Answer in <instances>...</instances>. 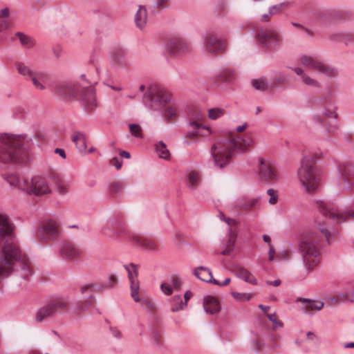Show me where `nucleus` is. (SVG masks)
I'll list each match as a JSON object with an SVG mask.
<instances>
[{
	"mask_svg": "<svg viewBox=\"0 0 354 354\" xmlns=\"http://www.w3.org/2000/svg\"><path fill=\"white\" fill-rule=\"evenodd\" d=\"M250 143V138L243 139L240 137L216 141L211 147L214 166L220 169L225 167L236 153L245 151Z\"/></svg>",
	"mask_w": 354,
	"mask_h": 354,
	"instance_id": "nucleus-4",
	"label": "nucleus"
},
{
	"mask_svg": "<svg viewBox=\"0 0 354 354\" xmlns=\"http://www.w3.org/2000/svg\"><path fill=\"white\" fill-rule=\"evenodd\" d=\"M29 79L31 80L36 88L39 90L45 89L46 87L44 85V83L46 80V75L45 73L36 71V72Z\"/></svg>",
	"mask_w": 354,
	"mask_h": 354,
	"instance_id": "nucleus-29",
	"label": "nucleus"
},
{
	"mask_svg": "<svg viewBox=\"0 0 354 354\" xmlns=\"http://www.w3.org/2000/svg\"><path fill=\"white\" fill-rule=\"evenodd\" d=\"M18 272H19L20 277L24 280H27L32 274L30 267L27 263L22 264Z\"/></svg>",
	"mask_w": 354,
	"mask_h": 354,
	"instance_id": "nucleus-45",
	"label": "nucleus"
},
{
	"mask_svg": "<svg viewBox=\"0 0 354 354\" xmlns=\"http://www.w3.org/2000/svg\"><path fill=\"white\" fill-rule=\"evenodd\" d=\"M302 82L307 86L319 88L320 87V83L315 79L311 77L308 74H306L302 79Z\"/></svg>",
	"mask_w": 354,
	"mask_h": 354,
	"instance_id": "nucleus-44",
	"label": "nucleus"
},
{
	"mask_svg": "<svg viewBox=\"0 0 354 354\" xmlns=\"http://www.w3.org/2000/svg\"><path fill=\"white\" fill-rule=\"evenodd\" d=\"M232 295L234 299L240 301H248L250 299V295L245 292H232Z\"/></svg>",
	"mask_w": 354,
	"mask_h": 354,
	"instance_id": "nucleus-48",
	"label": "nucleus"
},
{
	"mask_svg": "<svg viewBox=\"0 0 354 354\" xmlns=\"http://www.w3.org/2000/svg\"><path fill=\"white\" fill-rule=\"evenodd\" d=\"M339 174L344 180V189L350 190L354 187V165L351 163L341 165L339 167Z\"/></svg>",
	"mask_w": 354,
	"mask_h": 354,
	"instance_id": "nucleus-21",
	"label": "nucleus"
},
{
	"mask_svg": "<svg viewBox=\"0 0 354 354\" xmlns=\"http://www.w3.org/2000/svg\"><path fill=\"white\" fill-rule=\"evenodd\" d=\"M297 301L302 304L301 310L305 314L312 315L311 312L314 310H320L324 305V302L321 299H310L308 298L298 297Z\"/></svg>",
	"mask_w": 354,
	"mask_h": 354,
	"instance_id": "nucleus-22",
	"label": "nucleus"
},
{
	"mask_svg": "<svg viewBox=\"0 0 354 354\" xmlns=\"http://www.w3.org/2000/svg\"><path fill=\"white\" fill-rule=\"evenodd\" d=\"M268 318L274 324L275 328H280L283 326V323L280 320L277 319L275 314L268 315Z\"/></svg>",
	"mask_w": 354,
	"mask_h": 354,
	"instance_id": "nucleus-52",
	"label": "nucleus"
},
{
	"mask_svg": "<svg viewBox=\"0 0 354 354\" xmlns=\"http://www.w3.org/2000/svg\"><path fill=\"white\" fill-rule=\"evenodd\" d=\"M134 21L137 28L142 30L147 23V10L145 6H140L135 14Z\"/></svg>",
	"mask_w": 354,
	"mask_h": 354,
	"instance_id": "nucleus-25",
	"label": "nucleus"
},
{
	"mask_svg": "<svg viewBox=\"0 0 354 354\" xmlns=\"http://www.w3.org/2000/svg\"><path fill=\"white\" fill-rule=\"evenodd\" d=\"M225 110L221 108H212L208 110L207 114L210 120H216L224 115Z\"/></svg>",
	"mask_w": 354,
	"mask_h": 354,
	"instance_id": "nucleus-42",
	"label": "nucleus"
},
{
	"mask_svg": "<svg viewBox=\"0 0 354 354\" xmlns=\"http://www.w3.org/2000/svg\"><path fill=\"white\" fill-rule=\"evenodd\" d=\"M156 151L160 158L169 160L170 158V152L167 149V146L162 141H159L155 145Z\"/></svg>",
	"mask_w": 354,
	"mask_h": 354,
	"instance_id": "nucleus-35",
	"label": "nucleus"
},
{
	"mask_svg": "<svg viewBox=\"0 0 354 354\" xmlns=\"http://www.w3.org/2000/svg\"><path fill=\"white\" fill-rule=\"evenodd\" d=\"M292 69L297 75L301 77V80L303 79V77L306 74L301 67H295Z\"/></svg>",
	"mask_w": 354,
	"mask_h": 354,
	"instance_id": "nucleus-64",
	"label": "nucleus"
},
{
	"mask_svg": "<svg viewBox=\"0 0 354 354\" xmlns=\"http://www.w3.org/2000/svg\"><path fill=\"white\" fill-rule=\"evenodd\" d=\"M259 204L258 198H250L248 201H239L236 206L237 207L244 209V210H249L252 207H257Z\"/></svg>",
	"mask_w": 354,
	"mask_h": 354,
	"instance_id": "nucleus-40",
	"label": "nucleus"
},
{
	"mask_svg": "<svg viewBox=\"0 0 354 354\" xmlns=\"http://www.w3.org/2000/svg\"><path fill=\"white\" fill-rule=\"evenodd\" d=\"M340 299L342 301L354 302V292L350 289H345L337 292V297L333 298V301Z\"/></svg>",
	"mask_w": 354,
	"mask_h": 354,
	"instance_id": "nucleus-36",
	"label": "nucleus"
},
{
	"mask_svg": "<svg viewBox=\"0 0 354 354\" xmlns=\"http://www.w3.org/2000/svg\"><path fill=\"white\" fill-rule=\"evenodd\" d=\"M316 204L319 212L335 225H341L348 219L354 218V211L352 209H340L330 202L322 200L316 201Z\"/></svg>",
	"mask_w": 354,
	"mask_h": 354,
	"instance_id": "nucleus-10",
	"label": "nucleus"
},
{
	"mask_svg": "<svg viewBox=\"0 0 354 354\" xmlns=\"http://www.w3.org/2000/svg\"><path fill=\"white\" fill-rule=\"evenodd\" d=\"M60 230L59 224L53 220H48L44 222L38 232V236L44 241H49L59 237Z\"/></svg>",
	"mask_w": 354,
	"mask_h": 354,
	"instance_id": "nucleus-17",
	"label": "nucleus"
},
{
	"mask_svg": "<svg viewBox=\"0 0 354 354\" xmlns=\"http://www.w3.org/2000/svg\"><path fill=\"white\" fill-rule=\"evenodd\" d=\"M31 138L24 135L2 134L0 137V162H25Z\"/></svg>",
	"mask_w": 354,
	"mask_h": 354,
	"instance_id": "nucleus-3",
	"label": "nucleus"
},
{
	"mask_svg": "<svg viewBox=\"0 0 354 354\" xmlns=\"http://www.w3.org/2000/svg\"><path fill=\"white\" fill-rule=\"evenodd\" d=\"M112 62L120 67H125L128 63L126 60L125 53L122 50H115L111 57Z\"/></svg>",
	"mask_w": 354,
	"mask_h": 354,
	"instance_id": "nucleus-34",
	"label": "nucleus"
},
{
	"mask_svg": "<svg viewBox=\"0 0 354 354\" xmlns=\"http://www.w3.org/2000/svg\"><path fill=\"white\" fill-rule=\"evenodd\" d=\"M187 185L191 190H194L200 183L201 176L198 172L192 171L186 176Z\"/></svg>",
	"mask_w": 354,
	"mask_h": 354,
	"instance_id": "nucleus-31",
	"label": "nucleus"
},
{
	"mask_svg": "<svg viewBox=\"0 0 354 354\" xmlns=\"http://www.w3.org/2000/svg\"><path fill=\"white\" fill-rule=\"evenodd\" d=\"M289 5L290 3L286 1L273 5L269 8V14L272 16L281 14L283 10H285L289 7Z\"/></svg>",
	"mask_w": 354,
	"mask_h": 354,
	"instance_id": "nucleus-41",
	"label": "nucleus"
},
{
	"mask_svg": "<svg viewBox=\"0 0 354 354\" xmlns=\"http://www.w3.org/2000/svg\"><path fill=\"white\" fill-rule=\"evenodd\" d=\"M299 59L304 67L327 77L334 78L338 75L336 68L318 59L315 55L301 54L299 55Z\"/></svg>",
	"mask_w": 354,
	"mask_h": 354,
	"instance_id": "nucleus-11",
	"label": "nucleus"
},
{
	"mask_svg": "<svg viewBox=\"0 0 354 354\" xmlns=\"http://www.w3.org/2000/svg\"><path fill=\"white\" fill-rule=\"evenodd\" d=\"M193 273L195 277L203 281L209 283L213 282L214 278L212 271L205 266H198L194 270Z\"/></svg>",
	"mask_w": 354,
	"mask_h": 354,
	"instance_id": "nucleus-26",
	"label": "nucleus"
},
{
	"mask_svg": "<svg viewBox=\"0 0 354 354\" xmlns=\"http://www.w3.org/2000/svg\"><path fill=\"white\" fill-rule=\"evenodd\" d=\"M72 141L75 144L76 147L80 153H84L86 150L85 135L80 132H75L71 136Z\"/></svg>",
	"mask_w": 354,
	"mask_h": 354,
	"instance_id": "nucleus-27",
	"label": "nucleus"
},
{
	"mask_svg": "<svg viewBox=\"0 0 354 354\" xmlns=\"http://www.w3.org/2000/svg\"><path fill=\"white\" fill-rule=\"evenodd\" d=\"M202 117V113L200 111H197L194 116V120L189 121L187 123L186 138H193L197 136L207 137L212 133V130L209 127L202 125L198 122Z\"/></svg>",
	"mask_w": 354,
	"mask_h": 354,
	"instance_id": "nucleus-13",
	"label": "nucleus"
},
{
	"mask_svg": "<svg viewBox=\"0 0 354 354\" xmlns=\"http://www.w3.org/2000/svg\"><path fill=\"white\" fill-rule=\"evenodd\" d=\"M187 306V301H183L180 295H174L171 299V310L178 312Z\"/></svg>",
	"mask_w": 354,
	"mask_h": 354,
	"instance_id": "nucleus-33",
	"label": "nucleus"
},
{
	"mask_svg": "<svg viewBox=\"0 0 354 354\" xmlns=\"http://www.w3.org/2000/svg\"><path fill=\"white\" fill-rule=\"evenodd\" d=\"M122 189L123 183L121 181L114 180L111 182L106 187L107 198L111 200L118 198Z\"/></svg>",
	"mask_w": 354,
	"mask_h": 354,
	"instance_id": "nucleus-24",
	"label": "nucleus"
},
{
	"mask_svg": "<svg viewBox=\"0 0 354 354\" xmlns=\"http://www.w3.org/2000/svg\"><path fill=\"white\" fill-rule=\"evenodd\" d=\"M69 299L66 297L56 296L51 297L48 302L36 313L35 319L37 322L55 317L66 310L69 306Z\"/></svg>",
	"mask_w": 354,
	"mask_h": 354,
	"instance_id": "nucleus-9",
	"label": "nucleus"
},
{
	"mask_svg": "<svg viewBox=\"0 0 354 354\" xmlns=\"http://www.w3.org/2000/svg\"><path fill=\"white\" fill-rule=\"evenodd\" d=\"M55 189L57 192V193L61 195H64L68 193V189H67L66 186L62 183L57 184Z\"/></svg>",
	"mask_w": 354,
	"mask_h": 354,
	"instance_id": "nucleus-57",
	"label": "nucleus"
},
{
	"mask_svg": "<svg viewBox=\"0 0 354 354\" xmlns=\"http://www.w3.org/2000/svg\"><path fill=\"white\" fill-rule=\"evenodd\" d=\"M169 0H154V6L158 8H165V5L168 2Z\"/></svg>",
	"mask_w": 354,
	"mask_h": 354,
	"instance_id": "nucleus-63",
	"label": "nucleus"
},
{
	"mask_svg": "<svg viewBox=\"0 0 354 354\" xmlns=\"http://www.w3.org/2000/svg\"><path fill=\"white\" fill-rule=\"evenodd\" d=\"M138 302H140V306L147 312H151L153 310V304L149 299H140Z\"/></svg>",
	"mask_w": 354,
	"mask_h": 354,
	"instance_id": "nucleus-49",
	"label": "nucleus"
},
{
	"mask_svg": "<svg viewBox=\"0 0 354 354\" xmlns=\"http://www.w3.org/2000/svg\"><path fill=\"white\" fill-rule=\"evenodd\" d=\"M217 77L226 82H233L235 79V70L230 67L223 68L218 73Z\"/></svg>",
	"mask_w": 354,
	"mask_h": 354,
	"instance_id": "nucleus-32",
	"label": "nucleus"
},
{
	"mask_svg": "<svg viewBox=\"0 0 354 354\" xmlns=\"http://www.w3.org/2000/svg\"><path fill=\"white\" fill-rule=\"evenodd\" d=\"M318 156H305L297 171L298 178L307 193H315L321 186L320 177L314 166Z\"/></svg>",
	"mask_w": 354,
	"mask_h": 354,
	"instance_id": "nucleus-7",
	"label": "nucleus"
},
{
	"mask_svg": "<svg viewBox=\"0 0 354 354\" xmlns=\"http://www.w3.org/2000/svg\"><path fill=\"white\" fill-rule=\"evenodd\" d=\"M203 308L205 313L213 315L219 312L221 305L214 297L207 295L203 299Z\"/></svg>",
	"mask_w": 354,
	"mask_h": 354,
	"instance_id": "nucleus-23",
	"label": "nucleus"
},
{
	"mask_svg": "<svg viewBox=\"0 0 354 354\" xmlns=\"http://www.w3.org/2000/svg\"><path fill=\"white\" fill-rule=\"evenodd\" d=\"M168 283L171 285L172 288H175L176 290H179L181 287V281L177 277H172Z\"/></svg>",
	"mask_w": 354,
	"mask_h": 354,
	"instance_id": "nucleus-55",
	"label": "nucleus"
},
{
	"mask_svg": "<svg viewBox=\"0 0 354 354\" xmlns=\"http://www.w3.org/2000/svg\"><path fill=\"white\" fill-rule=\"evenodd\" d=\"M161 334L158 330H153L152 337H151V342L155 346H159L161 342Z\"/></svg>",
	"mask_w": 354,
	"mask_h": 354,
	"instance_id": "nucleus-51",
	"label": "nucleus"
},
{
	"mask_svg": "<svg viewBox=\"0 0 354 354\" xmlns=\"http://www.w3.org/2000/svg\"><path fill=\"white\" fill-rule=\"evenodd\" d=\"M166 49L174 55H183L191 50L187 42L180 37L171 39L167 44Z\"/></svg>",
	"mask_w": 354,
	"mask_h": 354,
	"instance_id": "nucleus-19",
	"label": "nucleus"
},
{
	"mask_svg": "<svg viewBox=\"0 0 354 354\" xmlns=\"http://www.w3.org/2000/svg\"><path fill=\"white\" fill-rule=\"evenodd\" d=\"M325 116L328 118H336L337 116V114L334 110H330V109H325V111L324 113Z\"/></svg>",
	"mask_w": 354,
	"mask_h": 354,
	"instance_id": "nucleus-60",
	"label": "nucleus"
},
{
	"mask_svg": "<svg viewBox=\"0 0 354 354\" xmlns=\"http://www.w3.org/2000/svg\"><path fill=\"white\" fill-rule=\"evenodd\" d=\"M15 66L18 73L24 76L26 79H29L37 71L22 62H16Z\"/></svg>",
	"mask_w": 354,
	"mask_h": 354,
	"instance_id": "nucleus-28",
	"label": "nucleus"
},
{
	"mask_svg": "<svg viewBox=\"0 0 354 354\" xmlns=\"http://www.w3.org/2000/svg\"><path fill=\"white\" fill-rule=\"evenodd\" d=\"M133 241L138 242L145 250H156L157 249L156 243L151 239L136 236L133 238Z\"/></svg>",
	"mask_w": 354,
	"mask_h": 354,
	"instance_id": "nucleus-37",
	"label": "nucleus"
},
{
	"mask_svg": "<svg viewBox=\"0 0 354 354\" xmlns=\"http://www.w3.org/2000/svg\"><path fill=\"white\" fill-rule=\"evenodd\" d=\"M129 129L131 135L136 138H142V128L138 124H130Z\"/></svg>",
	"mask_w": 354,
	"mask_h": 354,
	"instance_id": "nucleus-47",
	"label": "nucleus"
},
{
	"mask_svg": "<svg viewBox=\"0 0 354 354\" xmlns=\"http://www.w3.org/2000/svg\"><path fill=\"white\" fill-rule=\"evenodd\" d=\"M229 232L230 236L227 242L225 248L221 252L222 255H229L234 250L236 235L231 232L230 227H229Z\"/></svg>",
	"mask_w": 354,
	"mask_h": 354,
	"instance_id": "nucleus-38",
	"label": "nucleus"
},
{
	"mask_svg": "<svg viewBox=\"0 0 354 354\" xmlns=\"http://www.w3.org/2000/svg\"><path fill=\"white\" fill-rule=\"evenodd\" d=\"M230 282V278H226L223 282H220L219 281L214 279L212 283L223 287L227 286Z\"/></svg>",
	"mask_w": 354,
	"mask_h": 354,
	"instance_id": "nucleus-61",
	"label": "nucleus"
},
{
	"mask_svg": "<svg viewBox=\"0 0 354 354\" xmlns=\"http://www.w3.org/2000/svg\"><path fill=\"white\" fill-rule=\"evenodd\" d=\"M170 100V95L156 84L149 86L142 97L145 106L151 111H162Z\"/></svg>",
	"mask_w": 354,
	"mask_h": 354,
	"instance_id": "nucleus-8",
	"label": "nucleus"
},
{
	"mask_svg": "<svg viewBox=\"0 0 354 354\" xmlns=\"http://www.w3.org/2000/svg\"><path fill=\"white\" fill-rule=\"evenodd\" d=\"M16 36L18 37L21 44L27 48H30L35 45L34 39L30 36L25 35L23 32H17Z\"/></svg>",
	"mask_w": 354,
	"mask_h": 354,
	"instance_id": "nucleus-39",
	"label": "nucleus"
},
{
	"mask_svg": "<svg viewBox=\"0 0 354 354\" xmlns=\"http://www.w3.org/2000/svg\"><path fill=\"white\" fill-rule=\"evenodd\" d=\"M267 194L270 196L269 203L271 205L276 204L278 199L277 192L273 189H269L267 191Z\"/></svg>",
	"mask_w": 354,
	"mask_h": 354,
	"instance_id": "nucleus-50",
	"label": "nucleus"
},
{
	"mask_svg": "<svg viewBox=\"0 0 354 354\" xmlns=\"http://www.w3.org/2000/svg\"><path fill=\"white\" fill-rule=\"evenodd\" d=\"M10 24L7 22L4 19H0V31H4L8 29Z\"/></svg>",
	"mask_w": 354,
	"mask_h": 354,
	"instance_id": "nucleus-62",
	"label": "nucleus"
},
{
	"mask_svg": "<svg viewBox=\"0 0 354 354\" xmlns=\"http://www.w3.org/2000/svg\"><path fill=\"white\" fill-rule=\"evenodd\" d=\"M256 38L264 48L269 50L279 48L281 40L280 35L277 31L270 29L259 30L256 35Z\"/></svg>",
	"mask_w": 354,
	"mask_h": 354,
	"instance_id": "nucleus-12",
	"label": "nucleus"
},
{
	"mask_svg": "<svg viewBox=\"0 0 354 354\" xmlns=\"http://www.w3.org/2000/svg\"><path fill=\"white\" fill-rule=\"evenodd\" d=\"M124 268L128 272V278L130 281L131 296L135 302L140 301L139 288L140 284L138 279V266L131 263L129 266L124 265Z\"/></svg>",
	"mask_w": 354,
	"mask_h": 354,
	"instance_id": "nucleus-18",
	"label": "nucleus"
},
{
	"mask_svg": "<svg viewBox=\"0 0 354 354\" xmlns=\"http://www.w3.org/2000/svg\"><path fill=\"white\" fill-rule=\"evenodd\" d=\"M80 84L71 82H60L55 84L54 93L64 100L77 99L82 101L86 106L93 108L96 106L95 89L84 87V93H80Z\"/></svg>",
	"mask_w": 354,
	"mask_h": 354,
	"instance_id": "nucleus-5",
	"label": "nucleus"
},
{
	"mask_svg": "<svg viewBox=\"0 0 354 354\" xmlns=\"http://www.w3.org/2000/svg\"><path fill=\"white\" fill-rule=\"evenodd\" d=\"M160 289L166 295H170L172 293L171 285L169 284L168 282L162 283L160 285Z\"/></svg>",
	"mask_w": 354,
	"mask_h": 354,
	"instance_id": "nucleus-54",
	"label": "nucleus"
},
{
	"mask_svg": "<svg viewBox=\"0 0 354 354\" xmlns=\"http://www.w3.org/2000/svg\"><path fill=\"white\" fill-rule=\"evenodd\" d=\"M252 85L255 89L259 91H266L268 88V83L263 78L252 80Z\"/></svg>",
	"mask_w": 354,
	"mask_h": 354,
	"instance_id": "nucleus-43",
	"label": "nucleus"
},
{
	"mask_svg": "<svg viewBox=\"0 0 354 354\" xmlns=\"http://www.w3.org/2000/svg\"><path fill=\"white\" fill-rule=\"evenodd\" d=\"M259 172L262 179L268 183H276L280 179L279 172L276 168L266 165L262 158H259Z\"/></svg>",
	"mask_w": 354,
	"mask_h": 354,
	"instance_id": "nucleus-20",
	"label": "nucleus"
},
{
	"mask_svg": "<svg viewBox=\"0 0 354 354\" xmlns=\"http://www.w3.org/2000/svg\"><path fill=\"white\" fill-rule=\"evenodd\" d=\"M95 288V286L90 283L85 284L81 287L82 299L77 304L75 308L76 313L89 310L91 306L94 304L95 297L93 295V290Z\"/></svg>",
	"mask_w": 354,
	"mask_h": 354,
	"instance_id": "nucleus-14",
	"label": "nucleus"
},
{
	"mask_svg": "<svg viewBox=\"0 0 354 354\" xmlns=\"http://www.w3.org/2000/svg\"><path fill=\"white\" fill-rule=\"evenodd\" d=\"M334 236L335 234H331L328 230L320 226L308 230L301 235L298 251L306 275L320 263L324 243H330Z\"/></svg>",
	"mask_w": 354,
	"mask_h": 354,
	"instance_id": "nucleus-1",
	"label": "nucleus"
},
{
	"mask_svg": "<svg viewBox=\"0 0 354 354\" xmlns=\"http://www.w3.org/2000/svg\"><path fill=\"white\" fill-rule=\"evenodd\" d=\"M203 49L207 53L212 54L217 53L225 50L226 43L216 37L212 33H206L202 38Z\"/></svg>",
	"mask_w": 354,
	"mask_h": 354,
	"instance_id": "nucleus-15",
	"label": "nucleus"
},
{
	"mask_svg": "<svg viewBox=\"0 0 354 354\" xmlns=\"http://www.w3.org/2000/svg\"><path fill=\"white\" fill-rule=\"evenodd\" d=\"M111 164L119 169L122 167V162L118 157H113L111 160Z\"/></svg>",
	"mask_w": 354,
	"mask_h": 354,
	"instance_id": "nucleus-59",
	"label": "nucleus"
},
{
	"mask_svg": "<svg viewBox=\"0 0 354 354\" xmlns=\"http://www.w3.org/2000/svg\"><path fill=\"white\" fill-rule=\"evenodd\" d=\"M236 276L244 281L252 285L257 284L255 277L247 269L241 268L236 270Z\"/></svg>",
	"mask_w": 354,
	"mask_h": 354,
	"instance_id": "nucleus-30",
	"label": "nucleus"
},
{
	"mask_svg": "<svg viewBox=\"0 0 354 354\" xmlns=\"http://www.w3.org/2000/svg\"><path fill=\"white\" fill-rule=\"evenodd\" d=\"M59 254L62 259L76 261L82 254V250L77 245L68 241H62L59 244Z\"/></svg>",
	"mask_w": 354,
	"mask_h": 354,
	"instance_id": "nucleus-16",
	"label": "nucleus"
},
{
	"mask_svg": "<svg viewBox=\"0 0 354 354\" xmlns=\"http://www.w3.org/2000/svg\"><path fill=\"white\" fill-rule=\"evenodd\" d=\"M163 115L167 120L174 118L177 116V109L173 106H165Z\"/></svg>",
	"mask_w": 354,
	"mask_h": 354,
	"instance_id": "nucleus-46",
	"label": "nucleus"
},
{
	"mask_svg": "<svg viewBox=\"0 0 354 354\" xmlns=\"http://www.w3.org/2000/svg\"><path fill=\"white\" fill-rule=\"evenodd\" d=\"M0 279L9 276L15 263L21 260V250L12 234V227L6 215L0 214Z\"/></svg>",
	"mask_w": 354,
	"mask_h": 354,
	"instance_id": "nucleus-2",
	"label": "nucleus"
},
{
	"mask_svg": "<svg viewBox=\"0 0 354 354\" xmlns=\"http://www.w3.org/2000/svg\"><path fill=\"white\" fill-rule=\"evenodd\" d=\"M118 282V278L116 276L111 274L109 277L107 281L105 283L106 288H113L115 283Z\"/></svg>",
	"mask_w": 354,
	"mask_h": 354,
	"instance_id": "nucleus-53",
	"label": "nucleus"
},
{
	"mask_svg": "<svg viewBox=\"0 0 354 354\" xmlns=\"http://www.w3.org/2000/svg\"><path fill=\"white\" fill-rule=\"evenodd\" d=\"M81 79L86 82V85H80V93H84V87H91L94 89V87L92 86L93 83L91 82H88L86 79V75L84 74H82L81 75Z\"/></svg>",
	"mask_w": 354,
	"mask_h": 354,
	"instance_id": "nucleus-58",
	"label": "nucleus"
},
{
	"mask_svg": "<svg viewBox=\"0 0 354 354\" xmlns=\"http://www.w3.org/2000/svg\"><path fill=\"white\" fill-rule=\"evenodd\" d=\"M288 80V77L283 73H279L274 78V81L278 84H284L287 82Z\"/></svg>",
	"mask_w": 354,
	"mask_h": 354,
	"instance_id": "nucleus-56",
	"label": "nucleus"
},
{
	"mask_svg": "<svg viewBox=\"0 0 354 354\" xmlns=\"http://www.w3.org/2000/svg\"><path fill=\"white\" fill-rule=\"evenodd\" d=\"M6 180L11 187L21 190L30 196H44L52 192L48 179L40 176H34L30 180H21L17 175H8Z\"/></svg>",
	"mask_w": 354,
	"mask_h": 354,
	"instance_id": "nucleus-6",
	"label": "nucleus"
}]
</instances>
